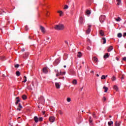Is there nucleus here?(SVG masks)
I'll list each match as a JSON object with an SVG mask.
<instances>
[{
  "mask_svg": "<svg viewBox=\"0 0 126 126\" xmlns=\"http://www.w3.org/2000/svg\"><path fill=\"white\" fill-rule=\"evenodd\" d=\"M86 14H87V15H90V14H91V12H90V10H87L86 12Z\"/></svg>",
  "mask_w": 126,
  "mask_h": 126,
  "instance_id": "23",
  "label": "nucleus"
},
{
  "mask_svg": "<svg viewBox=\"0 0 126 126\" xmlns=\"http://www.w3.org/2000/svg\"><path fill=\"white\" fill-rule=\"evenodd\" d=\"M97 77H99V75L98 74H96Z\"/></svg>",
  "mask_w": 126,
  "mask_h": 126,
  "instance_id": "56",
  "label": "nucleus"
},
{
  "mask_svg": "<svg viewBox=\"0 0 126 126\" xmlns=\"http://www.w3.org/2000/svg\"><path fill=\"white\" fill-rule=\"evenodd\" d=\"M113 89H114V90H115L116 91H118V90H119V88L117 85H114L113 86Z\"/></svg>",
  "mask_w": 126,
  "mask_h": 126,
  "instance_id": "17",
  "label": "nucleus"
},
{
  "mask_svg": "<svg viewBox=\"0 0 126 126\" xmlns=\"http://www.w3.org/2000/svg\"><path fill=\"white\" fill-rule=\"evenodd\" d=\"M99 34L101 36H104L105 35V33L104 32V31L100 30L99 31Z\"/></svg>",
  "mask_w": 126,
  "mask_h": 126,
  "instance_id": "16",
  "label": "nucleus"
},
{
  "mask_svg": "<svg viewBox=\"0 0 126 126\" xmlns=\"http://www.w3.org/2000/svg\"><path fill=\"white\" fill-rule=\"evenodd\" d=\"M19 108H20V109H22V105H21V103L19 104Z\"/></svg>",
  "mask_w": 126,
  "mask_h": 126,
  "instance_id": "41",
  "label": "nucleus"
},
{
  "mask_svg": "<svg viewBox=\"0 0 126 126\" xmlns=\"http://www.w3.org/2000/svg\"><path fill=\"white\" fill-rule=\"evenodd\" d=\"M106 20V16L101 15L99 17V21L101 23H103Z\"/></svg>",
  "mask_w": 126,
  "mask_h": 126,
  "instance_id": "2",
  "label": "nucleus"
},
{
  "mask_svg": "<svg viewBox=\"0 0 126 126\" xmlns=\"http://www.w3.org/2000/svg\"><path fill=\"white\" fill-rule=\"evenodd\" d=\"M18 119H20V117H18Z\"/></svg>",
  "mask_w": 126,
  "mask_h": 126,
  "instance_id": "63",
  "label": "nucleus"
},
{
  "mask_svg": "<svg viewBox=\"0 0 126 126\" xmlns=\"http://www.w3.org/2000/svg\"><path fill=\"white\" fill-rule=\"evenodd\" d=\"M91 73H94V71L93 70L91 71Z\"/></svg>",
  "mask_w": 126,
  "mask_h": 126,
  "instance_id": "52",
  "label": "nucleus"
},
{
  "mask_svg": "<svg viewBox=\"0 0 126 126\" xmlns=\"http://www.w3.org/2000/svg\"><path fill=\"white\" fill-rule=\"evenodd\" d=\"M16 102H15L16 105H17L19 102H20V99H19V97H16Z\"/></svg>",
  "mask_w": 126,
  "mask_h": 126,
  "instance_id": "13",
  "label": "nucleus"
},
{
  "mask_svg": "<svg viewBox=\"0 0 126 126\" xmlns=\"http://www.w3.org/2000/svg\"><path fill=\"white\" fill-rule=\"evenodd\" d=\"M87 49V50H88V51H91V48L89 46H88Z\"/></svg>",
  "mask_w": 126,
  "mask_h": 126,
  "instance_id": "42",
  "label": "nucleus"
},
{
  "mask_svg": "<svg viewBox=\"0 0 126 126\" xmlns=\"http://www.w3.org/2000/svg\"><path fill=\"white\" fill-rule=\"evenodd\" d=\"M93 118H96V115H95V114H93Z\"/></svg>",
  "mask_w": 126,
  "mask_h": 126,
  "instance_id": "45",
  "label": "nucleus"
},
{
  "mask_svg": "<svg viewBox=\"0 0 126 126\" xmlns=\"http://www.w3.org/2000/svg\"><path fill=\"white\" fill-rule=\"evenodd\" d=\"M4 58H5L4 56H1L0 59V60H3V61H4Z\"/></svg>",
  "mask_w": 126,
  "mask_h": 126,
  "instance_id": "39",
  "label": "nucleus"
},
{
  "mask_svg": "<svg viewBox=\"0 0 126 126\" xmlns=\"http://www.w3.org/2000/svg\"><path fill=\"white\" fill-rule=\"evenodd\" d=\"M122 124V122L121 121H116L115 122V126H121Z\"/></svg>",
  "mask_w": 126,
  "mask_h": 126,
  "instance_id": "6",
  "label": "nucleus"
},
{
  "mask_svg": "<svg viewBox=\"0 0 126 126\" xmlns=\"http://www.w3.org/2000/svg\"><path fill=\"white\" fill-rule=\"evenodd\" d=\"M72 84L74 85H76L77 84V80H76V79L73 80L72 81Z\"/></svg>",
  "mask_w": 126,
  "mask_h": 126,
  "instance_id": "19",
  "label": "nucleus"
},
{
  "mask_svg": "<svg viewBox=\"0 0 126 126\" xmlns=\"http://www.w3.org/2000/svg\"><path fill=\"white\" fill-rule=\"evenodd\" d=\"M22 98L23 100H26L27 99V96H26V95L24 94L22 96Z\"/></svg>",
  "mask_w": 126,
  "mask_h": 126,
  "instance_id": "21",
  "label": "nucleus"
},
{
  "mask_svg": "<svg viewBox=\"0 0 126 126\" xmlns=\"http://www.w3.org/2000/svg\"><path fill=\"white\" fill-rule=\"evenodd\" d=\"M61 75H64L65 74V71L62 72V71H61Z\"/></svg>",
  "mask_w": 126,
  "mask_h": 126,
  "instance_id": "34",
  "label": "nucleus"
},
{
  "mask_svg": "<svg viewBox=\"0 0 126 126\" xmlns=\"http://www.w3.org/2000/svg\"><path fill=\"white\" fill-rule=\"evenodd\" d=\"M102 40L103 41V44H106L107 40H106V38L105 37H102Z\"/></svg>",
  "mask_w": 126,
  "mask_h": 126,
  "instance_id": "28",
  "label": "nucleus"
},
{
  "mask_svg": "<svg viewBox=\"0 0 126 126\" xmlns=\"http://www.w3.org/2000/svg\"><path fill=\"white\" fill-rule=\"evenodd\" d=\"M29 39H31V37H30V36H29Z\"/></svg>",
  "mask_w": 126,
  "mask_h": 126,
  "instance_id": "60",
  "label": "nucleus"
},
{
  "mask_svg": "<svg viewBox=\"0 0 126 126\" xmlns=\"http://www.w3.org/2000/svg\"><path fill=\"white\" fill-rule=\"evenodd\" d=\"M116 60L117 61H119V58L116 57Z\"/></svg>",
  "mask_w": 126,
  "mask_h": 126,
  "instance_id": "53",
  "label": "nucleus"
},
{
  "mask_svg": "<svg viewBox=\"0 0 126 126\" xmlns=\"http://www.w3.org/2000/svg\"><path fill=\"white\" fill-rule=\"evenodd\" d=\"M66 101H67V102H71V98H70V97H67V99H66Z\"/></svg>",
  "mask_w": 126,
  "mask_h": 126,
  "instance_id": "31",
  "label": "nucleus"
},
{
  "mask_svg": "<svg viewBox=\"0 0 126 126\" xmlns=\"http://www.w3.org/2000/svg\"><path fill=\"white\" fill-rule=\"evenodd\" d=\"M116 0L118 2L117 5H120V4H121V0Z\"/></svg>",
  "mask_w": 126,
  "mask_h": 126,
  "instance_id": "32",
  "label": "nucleus"
},
{
  "mask_svg": "<svg viewBox=\"0 0 126 126\" xmlns=\"http://www.w3.org/2000/svg\"><path fill=\"white\" fill-rule=\"evenodd\" d=\"M122 36H123V34H122V33H118L117 37H118V38H122Z\"/></svg>",
  "mask_w": 126,
  "mask_h": 126,
  "instance_id": "24",
  "label": "nucleus"
},
{
  "mask_svg": "<svg viewBox=\"0 0 126 126\" xmlns=\"http://www.w3.org/2000/svg\"><path fill=\"white\" fill-rule=\"evenodd\" d=\"M103 89L105 90V91H104L105 93L107 92L108 91V87H105V86L103 87Z\"/></svg>",
  "mask_w": 126,
  "mask_h": 126,
  "instance_id": "27",
  "label": "nucleus"
},
{
  "mask_svg": "<svg viewBox=\"0 0 126 126\" xmlns=\"http://www.w3.org/2000/svg\"><path fill=\"white\" fill-rule=\"evenodd\" d=\"M38 121L39 122H42L43 121V118H42V117L39 118L38 119Z\"/></svg>",
  "mask_w": 126,
  "mask_h": 126,
  "instance_id": "40",
  "label": "nucleus"
},
{
  "mask_svg": "<svg viewBox=\"0 0 126 126\" xmlns=\"http://www.w3.org/2000/svg\"><path fill=\"white\" fill-rule=\"evenodd\" d=\"M87 41H90V40L89 39H88L87 40Z\"/></svg>",
  "mask_w": 126,
  "mask_h": 126,
  "instance_id": "64",
  "label": "nucleus"
},
{
  "mask_svg": "<svg viewBox=\"0 0 126 126\" xmlns=\"http://www.w3.org/2000/svg\"><path fill=\"white\" fill-rule=\"evenodd\" d=\"M79 22L81 24H82L83 23V18L82 17H80L79 19Z\"/></svg>",
  "mask_w": 126,
  "mask_h": 126,
  "instance_id": "12",
  "label": "nucleus"
},
{
  "mask_svg": "<svg viewBox=\"0 0 126 126\" xmlns=\"http://www.w3.org/2000/svg\"><path fill=\"white\" fill-rule=\"evenodd\" d=\"M40 29L42 32V33H43L44 34H45V33H46V29L44 28V27H43L42 26H40Z\"/></svg>",
  "mask_w": 126,
  "mask_h": 126,
  "instance_id": "5",
  "label": "nucleus"
},
{
  "mask_svg": "<svg viewBox=\"0 0 126 126\" xmlns=\"http://www.w3.org/2000/svg\"><path fill=\"white\" fill-rule=\"evenodd\" d=\"M15 67H16V68L19 67V64H17L15 65Z\"/></svg>",
  "mask_w": 126,
  "mask_h": 126,
  "instance_id": "43",
  "label": "nucleus"
},
{
  "mask_svg": "<svg viewBox=\"0 0 126 126\" xmlns=\"http://www.w3.org/2000/svg\"><path fill=\"white\" fill-rule=\"evenodd\" d=\"M91 25H88V29L86 31V33L89 34L91 32Z\"/></svg>",
  "mask_w": 126,
  "mask_h": 126,
  "instance_id": "4",
  "label": "nucleus"
},
{
  "mask_svg": "<svg viewBox=\"0 0 126 126\" xmlns=\"http://www.w3.org/2000/svg\"><path fill=\"white\" fill-rule=\"evenodd\" d=\"M89 122L91 125H93L92 123L93 122V120H92V118L91 117V116L90 117Z\"/></svg>",
  "mask_w": 126,
  "mask_h": 126,
  "instance_id": "15",
  "label": "nucleus"
},
{
  "mask_svg": "<svg viewBox=\"0 0 126 126\" xmlns=\"http://www.w3.org/2000/svg\"><path fill=\"white\" fill-rule=\"evenodd\" d=\"M55 72L56 73V76H60V75H61V71L60 72H59V70H55Z\"/></svg>",
  "mask_w": 126,
  "mask_h": 126,
  "instance_id": "8",
  "label": "nucleus"
},
{
  "mask_svg": "<svg viewBox=\"0 0 126 126\" xmlns=\"http://www.w3.org/2000/svg\"><path fill=\"white\" fill-rule=\"evenodd\" d=\"M82 56V55L81 54V52H79L78 53L77 57H78V58H81Z\"/></svg>",
  "mask_w": 126,
  "mask_h": 126,
  "instance_id": "26",
  "label": "nucleus"
},
{
  "mask_svg": "<svg viewBox=\"0 0 126 126\" xmlns=\"http://www.w3.org/2000/svg\"><path fill=\"white\" fill-rule=\"evenodd\" d=\"M82 64H84V62H82Z\"/></svg>",
  "mask_w": 126,
  "mask_h": 126,
  "instance_id": "59",
  "label": "nucleus"
},
{
  "mask_svg": "<svg viewBox=\"0 0 126 126\" xmlns=\"http://www.w3.org/2000/svg\"><path fill=\"white\" fill-rule=\"evenodd\" d=\"M113 124H114V122H113V121H110L108 122V126H112V125H113Z\"/></svg>",
  "mask_w": 126,
  "mask_h": 126,
  "instance_id": "22",
  "label": "nucleus"
},
{
  "mask_svg": "<svg viewBox=\"0 0 126 126\" xmlns=\"http://www.w3.org/2000/svg\"><path fill=\"white\" fill-rule=\"evenodd\" d=\"M58 13H60V16H63V11H58Z\"/></svg>",
  "mask_w": 126,
  "mask_h": 126,
  "instance_id": "20",
  "label": "nucleus"
},
{
  "mask_svg": "<svg viewBox=\"0 0 126 126\" xmlns=\"http://www.w3.org/2000/svg\"><path fill=\"white\" fill-rule=\"evenodd\" d=\"M67 8H68V5H65L64 6V9H67Z\"/></svg>",
  "mask_w": 126,
  "mask_h": 126,
  "instance_id": "36",
  "label": "nucleus"
},
{
  "mask_svg": "<svg viewBox=\"0 0 126 126\" xmlns=\"http://www.w3.org/2000/svg\"><path fill=\"white\" fill-rule=\"evenodd\" d=\"M93 61H94V63H97L98 58H96V57H93Z\"/></svg>",
  "mask_w": 126,
  "mask_h": 126,
  "instance_id": "11",
  "label": "nucleus"
},
{
  "mask_svg": "<svg viewBox=\"0 0 126 126\" xmlns=\"http://www.w3.org/2000/svg\"><path fill=\"white\" fill-rule=\"evenodd\" d=\"M56 121V117L54 116H51L49 117V122L50 123H54Z\"/></svg>",
  "mask_w": 126,
  "mask_h": 126,
  "instance_id": "3",
  "label": "nucleus"
},
{
  "mask_svg": "<svg viewBox=\"0 0 126 126\" xmlns=\"http://www.w3.org/2000/svg\"><path fill=\"white\" fill-rule=\"evenodd\" d=\"M110 57V55H109V53H106L104 56H103V58L104 59H108V58H109Z\"/></svg>",
  "mask_w": 126,
  "mask_h": 126,
  "instance_id": "9",
  "label": "nucleus"
},
{
  "mask_svg": "<svg viewBox=\"0 0 126 126\" xmlns=\"http://www.w3.org/2000/svg\"><path fill=\"white\" fill-rule=\"evenodd\" d=\"M55 29L56 30H63L64 26H63V25H57L55 26Z\"/></svg>",
  "mask_w": 126,
  "mask_h": 126,
  "instance_id": "1",
  "label": "nucleus"
},
{
  "mask_svg": "<svg viewBox=\"0 0 126 126\" xmlns=\"http://www.w3.org/2000/svg\"><path fill=\"white\" fill-rule=\"evenodd\" d=\"M63 67L65 68V67H66V66L65 65L63 66Z\"/></svg>",
  "mask_w": 126,
  "mask_h": 126,
  "instance_id": "58",
  "label": "nucleus"
},
{
  "mask_svg": "<svg viewBox=\"0 0 126 126\" xmlns=\"http://www.w3.org/2000/svg\"><path fill=\"white\" fill-rule=\"evenodd\" d=\"M112 81H115V80H116V77L115 76L112 77Z\"/></svg>",
  "mask_w": 126,
  "mask_h": 126,
  "instance_id": "38",
  "label": "nucleus"
},
{
  "mask_svg": "<svg viewBox=\"0 0 126 126\" xmlns=\"http://www.w3.org/2000/svg\"><path fill=\"white\" fill-rule=\"evenodd\" d=\"M22 51H23V52H24V51H25V50L24 49V48H23V49H22Z\"/></svg>",
  "mask_w": 126,
  "mask_h": 126,
  "instance_id": "57",
  "label": "nucleus"
},
{
  "mask_svg": "<svg viewBox=\"0 0 126 126\" xmlns=\"http://www.w3.org/2000/svg\"><path fill=\"white\" fill-rule=\"evenodd\" d=\"M109 118H112V116H109Z\"/></svg>",
  "mask_w": 126,
  "mask_h": 126,
  "instance_id": "62",
  "label": "nucleus"
},
{
  "mask_svg": "<svg viewBox=\"0 0 126 126\" xmlns=\"http://www.w3.org/2000/svg\"><path fill=\"white\" fill-rule=\"evenodd\" d=\"M58 113L60 114V115H63V112L62 110H59Z\"/></svg>",
  "mask_w": 126,
  "mask_h": 126,
  "instance_id": "35",
  "label": "nucleus"
},
{
  "mask_svg": "<svg viewBox=\"0 0 126 126\" xmlns=\"http://www.w3.org/2000/svg\"><path fill=\"white\" fill-rule=\"evenodd\" d=\"M115 20L117 22H120V21H121V20H122V19H121L120 17H118V18L115 19Z\"/></svg>",
  "mask_w": 126,
  "mask_h": 126,
  "instance_id": "29",
  "label": "nucleus"
},
{
  "mask_svg": "<svg viewBox=\"0 0 126 126\" xmlns=\"http://www.w3.org/2000/svg\"><path fill=\"white\" fill-rule=\"evenodd\" d=\"M123 61H126V57H124L123 58Z\"/></svg>",
  "mask_w": 126,
  "mask_h": 126,
  "instance_id": "50",
  "label": "nucleus"
},
{
  "mask_svg": "<svg viewBox=\"0 0 126 126\" xmlns=\"http://www.w3.org/2000/svg\"><path fill=\"white\" fill-rule=\"evenodd\" d=\"M59 79H64V77H60Z\"/></svg>",
  "mask_w": 126,
  "mask_h": 126,
  "instance_id": "48",
  "label": "nucleus"
},
{
  "mask_svg": "<svg viewBox=\"0 0 126 126\" xmlns=\"http://www.w3.org/2000/svg\"><path fill=\"white\" fill-rule=\"evenodd\" d=\"M55 86L57 89H60V88H61V85L59 83H55Z\"/></svg>",
  "mask_w": 126,
  "mask_h": 126,
  "instance_id": "7",
  "label": "nucleus"
},
{
  "mask_svg": "<svg viewBox=\"0 0 126 126\" xmlns=\"http://www.w3.org/2000/svg\"><path fill=\"white\" fill-rule=\"evenodd\" d=\"M126 36V32H124V33H123V37H125Z\"/></svg>",
  "mask_w": 126,
  "mask_h": 126,
  "instance_id": "46",
  "label": "nucleus"
},
{
  "mask_svg": "<svg viewBox=\"0 0 126 126\" xmlns=\"http://www.w3.org/2000/svg\"><path fill=\"white\" fill-rule=\"evenodd\" d=\"M29 54H28V53H26L25 56H23V59H26V58H27V57H28Z\"/></svg>",
  "mask_w": 126,
  "mask_h": 126,
  "instance_id": "30",
  "label": "nucleus"
},
{
  "mask_svg": "<svg viewBox=\"0 0 126 126\" xmlns=\"http://www.w3.org/2000/svg\"><path fill=\"white\" fill-rule=\"evenodd\" d=\"M103 99L104 101H106V100H107V98L105 96L103 97Z\"/></svg>",
  "mask_w": 126,
  "mask_h": 126,
  "instance_id": "47",
  "label": "nucleus"
},
{
  "mask_svg": "<svg viewBox=\"0 0 126 126\" xmlns=\"http://www.w3.org/2000/svg\"><path fill=\"white\" fill-rule=\"evenodd\" d=\"M17 111H21V108H17Z\"/></svg>",
  "mask_w": 126,
  "mask_h": 126,
  "instance_id": "51",
  "label": "nucleus"
},
{
  "mask_svg": "<svg viewBox=\"0 0 126 126\" xmlns=\"http://www.w3.org/2000/svg\"><path fill=\"white\" fill-rule=\"evenodd\" d=\"M106 77H108V75H106V76H105V78H106Z\"/></svg>",
  "mask_w": 126,
  "mask_h": 126,
  "instance_id": "61",
  "label": "nucleus"
},
{
  "mask_svg": "<svg viewBox=\"0 0 126 126\" xmlns=\"http://www.w3.org/2000/svg\"><path fill=\"white\" fill-rule=\"evenodd\" d=\"M25 28H26V30L27 31V30H28V29H27V26H26Z\"/></svg>",
  "mask_w": 126,
  "mask_h": 126,
  "instance_id": "54",
  "label": "nucleus"
},
{
  "mask_svg": "<svg viewBox=\"0 0 126 126\" xmlns=\"http://www.w3.org/2000/svg\"><path fill=\"white\" fill-rule=\"evenodd\" d=\"M64 43H65V44H66V45H67V46H68V42H67V41L65 40Z\"/></svg>",
  "mask_w": 126,
  "mask_h": 126,
  "instance_id": "44",
  "label": "nucleus"
},
{
  "mask_svg": "<svg viewBox=\"0 0 126 126\" xmlns=\"http://www.w3.org/2000/svg\"><path fill=\"white\" fill-rule=\"evenodd\" d=\"M43 72L44 73H48V69H47V68H46V67L43 68Z\"/></svg>",
  "mask_w": 126,
  "mask_h": 126,
  "instance_id": "18",
  "label": "nucleus"
},
{
  "mask_svg": "<svg viewBox=\"0 0 126 126\" xmlns=\"http://www.w3.org/2000/svg\"><path fill=\"white\" fill-rule=\"evenodd\" d=\"M121 79H125V76L124 75H122V77L121 78Z\"/></svg>",
  "mask_w": 126,
  "mask_h": 126,
  "instance_id": "49",
  "label": "nucleus"
},
{
  "mask_svg": "<svg viewBox=\"0 0 126 126\" xmlns=\"http://www.w3.org/2000/svg\"><path fill=\"white\" fill-rule=\"evenodd\" d=\"M16 75L17 76H20V72L19 71H17L16 72Z\"/></svg>",
  "mask_w": 126,
  "mask_h": 126,
  "instance_id": "25",
  "label": "nucleus"
},
{
  "mask_svg": "<svg viewBox=\"0 0 126 126\" xmlns=\"http://www.w3.org/2000/svg\"><path fill=\"white\" fill-rule=\"evenodd\" d=\"M113 49H114L113 48V46H109L107 49V52H111L112 51H113Z\"/></svg>",
  "mask_w": 126,
  "mask_h": 126,
  "instance_id": "10",
  "label": "nucleus"
},
{
  "mask_svg": "<svg viewBox=\"0 0 126 126\" xmlns=\"http://www.w3.org/2000/svg\"><path fill=\"white\" fill-rule=\"evenodd\" d=\"M42 113H43V115H44V114H45V113H46V112H45V111H42Z\"/></svg>",
  "mask_w": 126,
  "mask_h": 126,
  "instance_id": "55",
  "label": "nucleus"
},
{
  "mask_svg": "<svg viewBox=\"0 0 126 126\" xmlns=\"http://www.w3.org/2000/svg\"><path fill=\"white\" fill-rule=\"evenodd\" d=\"M101 79H106V76H105V75H102V76H101Z\"/></svg>",
  "mask_w": 126,
  "mask_h": 126,
  "instance_id": "37",
  "label": "nucleus"
},
{
  "mask_svg": "<svg viewBox=\"0 0 126 126\" xmlns=\"http://www.w3.org/2000/svg\"><path fill=\"white\" fill-rule=\"evenodd\" d=\"M34 120L35 123H38V122H39V118H38L37 116H35L34 117Z\"/></svg>",
  "mask_w": 126,
  "mask_h": 126,
  "instance_id": "14",
  "label": "nucleus"
},
{
  "mask_svg": "<svg viewBox=\"0 0 126 126\" xmlns=\"http://www.w3.org/2000/svg\"><path fill=\"white\" fill-rule=\"evenodd\" d=\"M24 78H25V80L23 81V82H26L27 81V78L26 77V76H24Z\"/></svg>",
  "mask_w": 126,
  "mask_h": 126,
  "instance_id": "33",
  "label": "nucleus"
}]
</instances>
